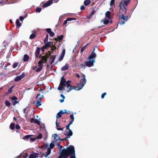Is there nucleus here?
Masks as SVG:
<instances>
[{"label": "nucleus", "mask_w": 158, "mask_h": 158, "mask_svg": "<svg viewBox=\"0 0 158 158\" xmlns=\"http://www.w3.org/2000/svg\"><path fill=\"white\" fill-rule=\"evenodd\" d=\"M59 154V158H68L69 156L70 158H76L74 147L73 145L63 149Z\"/></svg>", "instance_id": "nucleus-1"}, {"label": "nucleus", "mask_w": 158, "mask_h": 158, "mask_svg": "<svg viewBox=\"0 0 158 158\" xmlns=\"http://www.w3.org/2000/svg\"><path fill=\"white\" fill-rule=\"evenodd\" d=\"M71 82V81L70 80L66 81V79L64 78L63 76L61 78L60 81V85L58 88V89L59 90L62 91L63 89H64L65 86L66 87L68 88V90L67 92H69L73 89L74 88H75L74 86L71 85L70 83Z\"/></svg>", "instance_id": "nucleus-2"}, {"label": "nucleus", "mask_w": 158, "mask_h": 158, "mask_svg": "<svg viewBox=\"0 0 158 158\" xmlns=\"http://www.w3.org/2000/svg\"><path fill=\"white\" fill-rule=\"evenodd\" d=\"M95 50V48H94L88 58V61L84 62L85 65L87 67H90L94 65V63L95 62L94 58L96 56V55L94 52Z\"/></svg>", "instance_id": "nucleus-3"}, {"label": "nucleus", "mask_w": 158, "mask_h": 158, "mask_svg": "<svg viewBox=\"0 0 158 158\" xmlns=\"http://www.w3.org/2000/svg\"><path fill=\"white\" fill-rule=\"evenodd\" d=\"M82 77L81 79V81L79 83L77 86H74L75 88H74L73 89L76 90H79L81 89L86 82V80L85 79V76L84 74L82 73Z\"/></svg>", "instance_id": "nucleus-4"}, {"label": "nucleus", "mask_w": 158, "mask_h": 158, "mask_svg": "<svg viewBox=\"0 0 158 158\" xmlns=\"http://www.w3.org/2000/svg\"><path fill=\"white\" fill-rule=\"evenodd\" d=\"M128 17V16H127V14H125V13H123L122 15H120V21L119 23L120 25L124 24L125 22L127 20Z\"/></svg>", "instance_id": "nucleus-5"}, {"label": "nucleus", "mask_w": 158, "mask_h": 158, "mask_svg": "<svg viewBox=\"0 0 158 158\" xmlns=\"http://www.w3.org/2000/svg\"><path fill=\"white\" fill-rule=\"evenodd\" d=\"M123 6L122 2H119L118 6L119 7V15H122L123 13L127 14V9L124 5Z\"/></svg>", "instance_id": "nucleus-6"}, {"label": "nucleus", "mask_w": 158, "mask_h": 158, "mask_svg": "<svg viewBox=\"0 0 158 158\" xmlns=\"http://www.w3.org/2000/svg\"><path fill=\"white\" fill-rule=\"evenodd\" d=\"M25 76V74L24 73H22L19 76L16 77L14 79L16 82H18L20 81L22 78Z\"/></svg>", "instance_id": "nucleus-7"}, {"label": "nucleus", "mask_w": 158, "mask_h": 158, "mask_svg": "<svg viewBox=\"0 0 158 158\" xmlns=\"http://www.w3.org/2000/svg\"><path fill=\"white\" fill-rule=\"evenodd\" d=\"M54 139L56 141H58V140H60V141H66L67 139H68L70 137H68V136H67V137H65L64 139H61L59 138V137H58V139H56V137L58 136V135L56 133L54 134H53V136Z\"/></svg>", "instance_id": "nucleus-8"}, {"label": "nucleus", "mask_w": 158, "mask_h": 158, "mask_svg": "<svg viewBox=\"0 0 158 158\" xmlns=\"http://www.w3.org/2000/svg\"><path fill=\"white\" fill-rule=\"evenodd\" d=\"M64 134L65 135L70 137V136L73 135V133L71 130H65L64 131Z\"/></svg>", "instance_id": "nucleus-9"}, {"label": "nucleus", "mask_w": 158, "mask_h": 158, "mask_svg": "<svg viewBox=\"0 0 158 158\" xmlns=\"http://www.w3.org/2000/svg\"><path fill=\"white\" fill-rule=\"evenodd\" d=\"M30 122L31 123H36L38 125H40V122L37 119H35L33 118L31 119Z\"/></svg>", "instance_id": "nucleus-10"}, {"label": "nucleus", "mask_w": 158, "mask_h": 158, "mask_svg": "<svg viewBox=\"0 0 158 158\" xmlns=\"http://www.w3.org/2000/svg\"><path fill=\"white\" fill-rule=\"evenodd\" d=\"M76 19L75 18H68L67 19L64 20L63 23V25L64 26L67 23L68 21H71L72 20H76Z\"/></svg>", "instance_id": "nucleus-11"}, {"label": "nucleus", "mask_w": 158, "mask_h": 158, "mask_svg": "<svg viewBox=\"0 0 158 158\" xmlns=\"http://www.w3.org/2000/svg\"><path fill=\"white\" fill-rule=\"evenodd\" d=\"M17 99L18 98L15 96L11 98V101L13 106H15L17 103H18V102L17 101Z\"/></svg>", "instance_id": "nucleus-12"}, {"label": "nucleus", "mask_w": 158, "mask_h": 158, "mask_svg": "<svg viewBox=\"0 0 158 158\" xmlns=\"http://www.w3.org/2000/svg\"><path fill=\"white\" fill-rule=\"evenodd\" d=\"M53 1V0H49L47 2L44 4L43 6L45 7L50 6L52 4Z\"/></svg>", "instance_id": "nucleus-13"}, {"label": "nucleus", "mask_w": 158, "mask_h": 158, "mask_svg": "<svg viewBox=\"0 0 158 158\" xmlns=\"http://www.w3.org/2000/svg\"><path fill=\"white\" fill-rule=\"evenodd\" d=\"M130 0H123L121 2H122L123 6L124 5L125 6H127L130 3Z\"/></svg>", "instance_id": "nucleus-14"}, {"label": "nucleus", "mask_w": 158, "mask_h": 158, "mask_svg": "<svg viewBox=\"0 0 158 158\" xmlns=\"http://www.w3.org/2000/svg\"><path fill=\"white\" fill-rule=\"evenodd\" d=\"M56 57V56L55 55H52L50 56L49 58V61L51 64H52L54 62Z\"/></svg>", "instance_id": "nucleus-15"}, {"label": "nucleus", "mask_w": 158, "mask_h": 158, "mask_svg": "<svg viewBox=\"0 0 158 158\" xmlns=\"http://www.w3.org/2000/svg\"><path fill=\"white\" fill-rule=\"evenodd\" d=\"M39 154L37 153L32 152L29 156V158H36L38 157L37 155Z\"/></svg>", "instance_id": "nucleus-16"}, {"label": "nucleus", "mask_w": 158, "mask_h": 158, "mask_svg": "<svg viewBox=\"0 0 158 158\" xmlns=\"http://www.w3.org/2000/svg\"><path fill=\"white\" fill-rule=\"evenodd\" d=\"M53 42L51 41H49L46 43L44 45V48H48L50 47L51 46V45L52 44Z\"/></svg>", "instance_id": "nucleus-17"}, {"label": "nucleus", "mask_w": 158, "mask_h": 158, "mask_svg": "<svg viewBox=\"0 0 158 158\" xmlns=\"http://www.w3.org/2000/svg\"><path fill=\"white\" fill-rule=\"evenodd\" d=\"M51 150H50V149H48L47 152H45V153H43L42 155L43 156H44L45 157H47L51 153Z\"/></svg>", "instance_id": "nucleus-18"}, {"label": "nucleus", "mask_w": 158, "mask_h": 158, "mask_svg": "<svg viewBox=\"0 0 158 158\" xmlns=\"http://www.w3.org/2000/svg\"><path fill=\"white\" fill-rule=\"evenodd\" d=\"M69 64H68L66 63L65 64L64 66H63L61 68V70L62 71H64L68 69L69 68Z\"/></svg>", "instance_id": "nucleus-19"}, {"label": "nucleus", "mask_w": 158, "mask_h": 158, "mask_svg": "<svg viewBox=\"0 0 158 158\" xmlns=\"http://www.w3.org/2000/svg\"><path fill=\"white\" fill-rule=\"evenodd\" d=\"M56 129L58 130H59V131L61 130V131H63L64 129V128L59 127H60V123H57V122H56Z\"/></svg>", "instance_id": "nucleus-20"}, {"label": "nucleus", "mask_w": 158, "mask_h": 158, "mask_svg": "<svg viewBox=\"0 0 158 158\" xmlns=\"http://www.w3.org/2000/svg\"><path fill=\"white\" fill-rule=\"evenodd\" d=\"M40 48L39 47H37L36 51L35 52V58H37L39 56L40 54Z\"/></svg>", "instance_id": "nucleus-21"}, {"label": "nucleus", "mask_w": 158, "mask_h": 158, "mask_svg": "<svg viewBox=\"0 0 158 158\" xmlns=\"http://www.w3.org/2000/svg\"><path fill=\"white\" fill-rule=\"evenodd\" d=\"M64 35H61L60 36H58L57 38H55V40L56 41V43L59 40V41L62 40L63 38Z\"/></svg>", "instance_id": "nucleus-22"}, {"label": "nucleus", "mask_w": 158, "mask_h": 158, "mask_svg": "<svg viewBox=\"0 0 158 158\" xmlns=\"http://www.w3.org/2000/svg\"><path fill=\"white\" fill-rule=\"evenodd\" d=\"M41 98H38L37 102L36 103V106L37 107H39L42 105V103L41 102Z\"/></svg>", "instance_id": "nucleus-23"}, {"label": "nucleus", "mask_w": 158, "mask_h": 158, "mask_svg": "<svg viewBox=\"0 0 158 158\" xmlns=\"http://www.w3.org/2000/svg\"><path fill=\"white\" fill-rule=\"evenodd\" d=\"M16 27L17 28H19V27L21 26V24L19 20L17 19L16 21Z\"/></svg>", "instance_id": "nucleus-24"}, {"label": "nucleus", "mask_w": 158, "mask_h": 158, "mask_svg": "<svg viewBox=\"0 0 158 158\" xmlns=\"http://www.w3.org/2000/svg\"><path fill=\"white\" fill-rule=\"evenodd\" d=\"M47 57V56H43L42 57L40 60H42L43 63L47 62L48 60V58Z\"/></svg>", "instance_id": "nucleus-25"}, {"label": "nucleus", "mask_w": 158, "mask_h": 158, "mask_svg": "<svg viewBox=\"0 0 158 158\" xmlns=\"http://www.w3.org/2000/svg\"><path fill=\"white\" fill-rule=\"evenodd\" d=\"M29 58V56L27 54H25L24 56L23 60L24 61H27L28 60Z\"/></svg>", "instance_id": "nucleus-26"}, {"label": "nucleus", "mask_w": 158, "mask_h": 158, "mask_svg": "<svg viewBox=\"0 0 158 158\" xmlns=\"http://www.w3.org/2000/svg\"><path fill=\"white\" fill-rule=\"evenodd\" d=\"M91 1L90 0H85L84 2V5L87 6L90 3Z\"/></svg>", "instance_id": "nucleus-27"}, {"label": "nucleus", "mask_w": 158, "mask_h": 158, "mask_svg": "<svg viewBox=\"0 0 158 158\" xmlns=\"http://www.w3.org/2000/svg\"><path fill=\"white\" fill-rule=\"evenodd\" d=\"M110 11H107L105 14V16L108 19H110Z\"/></svg>", "instance_id": "nucleus-28"}, {"label": "nucleus", "mask_w": 158, "mask_h": 158, "mask_svg": "<svg viewBox=\"0 0 158 158\" xmlns=\"http://www.w3.org/2000/svg\"><path fill=\"white\" fill-rule=\"evenodd\" d=\"M32 136V135H27L24 136L23 138V139L24 140H28V139L30 138V137Z\"/></svg>", "instance_id": "nucleus-29"}, {"label": "nucleus", "mask_w": 158, "mask_h": 158, "mask_svg": "<svg viewBox=\"0 0 158 158\" xmlns=\"http://www.w3.org/2000/svg\"><path fill=\"white\" fill-rule=\"evenodd\" d=\"M89 44H87L81 48L80 50V52L82 53L87 48Z\"/></svg>", "instance_id": "nucleus-30"}, {"label": "nucleus", "mask_w": 158, "mask_h": 158, "mask_svg": "<svg viewBox=\"0 0 158 158\" xmlns=\"http://www.w3.org/2000/svg\"><path fill=\"white\" fill-rule=\"evenodd\" d=\"M43 63V61H42V60H40L39 62H38V66L40 67V68H41L42 69L43 66V65L42 64Z\"/></svg>", "instance_id": "nucleus-31"}, {"label": "nucleus", "mask_w": 158, "mask_h": 158, "mask_svg": "<svg viewBox=\"0 0 158 158\" xmlns=\"http://www.w3.org/2000/svg\"><path fill=\"white\" fill-rule=\"evenodd\" d=\"M14 86H12L10 88L8 89V92L7 93V94H10L12 92V89L13 88Z\"/></svg>", "instance_id": "nucleus-32"}, {"label": "nucleus", "mask_w": 158, "mask_h": 158, "mask_svg": "<svg viewBox=\"0 0 158 158\" xmlns=\"http://www.w3.org/2000/svg\"><path fill=\"white\" fill-rule=\"evenodd\" d=\"M5 103L7 107H10L11 105L10 103L7 100L5 101Z\"/></svg>", "instance_id": "nucleus-33"}, {"label": "nucleus", "mask_w": 158, "mask_h": 158, "mask_svg": "<svg viewBox=\"0 0 158 158\" xmlns=\"http://www.w3.org/2000/svg\"><path fill=\"white\" fill-rule=\"evenodd\" d=\"M53 142H52L50 144V147L48 149H50V150H51V149H53L55 146V145L53 143Z\"/></svg>", "instance_id": "nucleus-34"}, {"label": "nucleus", "mask_w": 158, "mask_h": 158, "mask_svg": "<svg viewBox=\"0 0 158 158\" xmlns=\"http://www.w3.org/2000/svg\"><path fill=\"white\" fill-rule=\"evenodd\" d=\"M52 54V52H51V51H48L46 53L45 56H47V57L48 58V57L50 56Z\"/></svg>", "instance_id": "nucleus-35"}, {"label": "nucleus", "mask_w": 158, "mask_h": 158, "mask_svg": "<svg viewBox=\"0 0 158 158\" xmlns=\"http://www.w3.org/2000/svg\"><path fill=\"white\" fill-rule=\"evenodd\" d=\"M36 37V35L35 34L32 33L30 35L29 39H33L35 38Z\"/></svg>", "instance_id": "nucleus-36"}, {"label": "nucleus", "mask_w": 158, "mask_h": 158, "mask_svg": "<svg viewBox=\"0 0 158 158\" xmlns=\"http://www.w3.org/2000/svg\"><path fill=\"white\" fill-rule=\"evenodd\" d=\"M10 128L11 130H14L15 129V124L14 123H11L10 126Z\"/></svg>", "instance_id": "nucleus-37"}, {"label": "nucleus", "mask_w": 158, "mask_h": 158, "mask_svg": "<svg viewBox=\"0 0 158 158\" xmlns=\"http://www.w3.org/2000/svg\"><path fill=\"white\" fill-rule=\"evenodd\" d=\"M48 34H47L46 35V37L45 38L44 40V43H46L48 42Z\"/></svg>", "instance_id": "nucleus-38"}, {"label": "nucleus", "mask_w": 158, "mask_h": 158, "mask_svg": "<svg viewBox=\"0 0 158 158\" xmlns=\"http://www.w3.org/2000/svg\"><path fill=\"white\" fill-rule=\"evenodd\" d=\"M62 116L61 114H60V113L59 112L56 115V122L57 121L58 118L59 117H61Z\"/></svg>", "instance_id": "nucleus-39"}, {"label": "nucleus", "mask_w": 158, "mask_h": 158, "mask_svg": "<svg viewBox=\"0 0 158 158\" xmlns=\"http://www.w3.org/2000/svg\"><path fill=\"white\" fill-rule=\"evenodd\" d=\"M41 10L42 8L41 7H37L36 9L35 12L37 13H39L41 12Z\"/></svg>", "instance_id": "nucleus-40"}, {"label": "nucleus", "mask_w": 158, "mask_h": 158, "mask_svg": "<svg viewBox=\"0 0 158 158\" xmlns=\"http://www.w3.org/2000/svg\"><path fill=\"white\" fill-rule=\"evenodd\" d=\"M43 137L41 133H40L37 136L36 138L37 139H41Z\"/></svg>", "instance_id": "nucleus-41"}, {"label": "nucleus", "mask_w": 158, "mask_h": 158, "mask_svg": "<svg viewBox=\"0 0 158 158\" xmlns=\"http://www.w3.org/2000/svg\"><path fill=\"white\" fill-rule=\"evenodd\" d=\"M115 0H111L110 2V5L112 6L115 4Z\"/></svg>", "instance_id": "nucleus-42"}, {"label": "nucleus", "mask_w": 158, "mask_h": 158, "mask_svg": "<svg viewBox=\"0 0 158 158\" xmlns=\"http://www.w3.org/2000/svg\"><path fill=\"white\" fill-rule=\"evenodd\" d=\"M18 64V63L15 62V63H14L12 65L13 68H15L17 67Z\"/></svg>", "instance_id": "nucleus-43"}, {"label": "nucleus", "mask_w": 158, "mask_h": 158, "mask_svg": "<svg viewBox=\"0 0 158 158\" xmlns=\"http://www.w3.org/2000/svg\"><path fill=\"white\" fill-rule=\"evenodd\" d=\"M110 22V21L108 20H105L103 21V23L104 24L106 25L108 24Z\"/></svg>", "instance_id": "nucleus-44"}, {"label": "nucleus", "mask_w": 158, "mask_h": 158, "mask_svg": "<svg viewBox=\"0 0 158 158\" xmlns=\"http://www.w3.org/2000/svg\"><path fill=\"white\" fill-rule=\"evenodd\" d=\"M46 31L48 33H50V32L52 31V30L50 28H46Z\"/></svg>", "instance_id": "nucleus-45"}, {"label": "nucleus", "mask_w": 158, "mask_h": 158, "mask_svg": "<svg viewBox=\"0 0 158 158\" xmlns=\"http://www.w3.org/2000/svg\"><path fill=\"white\" fill-rule=\"evenodd\" d=\"M85 64H81L80 65V68H83L84 69H85Z\"/></svg>", "instance_id": "nucleus-46"}, {"label": "nucleus", "mask_w": 158, "mask_h": 158, "mask_svg": "<svg viewBox=\"0 0 158 158\" xmlns=\"http://www.w3.org/2000/svg\"><path fill=\"white\" fill-rule=\"evenodd\" d=\"M64 56L62 55H60V57L58 60L59 61H61V60H62L64 58Z\"/></svg>", "instance_id": "nucleus-47"}, {"label": "nucleus", "mask_w": 158, "mask_h": 158, "mask_svg": "<svg viewBox=\"0 0 158 158\" xmlns=\"http://www.w3.org/2000/svg\"><path fill=\"white\" fill-rule=\"evenodd\" d=\"M36 139V138H30V142H34Z\"/></svg>", "instance_id": "nucleus-48"}, {"label": "nucleus", "mask_w": 158, "mask_h": 158, "mask_svg": "<svg viewBox=\"0 0 158 158\" xmlns=\"http://www.w3.org/2000/svg\"><path fill=\"white\" fill-rule=\"evenodd\" d=\"M49 34L50 35L51 37H52L55 35V33L54 32L52 31L50 32V33H49Z\"/></svg>", "instance_id": "nucleus-49"}, {"label": "nucleus", "mask_w": 158, "mask_h": 158, "mask_svg": "<svg viewBox=\"0 0 158 158\" xmlns=\"http://www.w3.org/2000/svg\"><path fill=\"white\" fill-rule=\"evenodd\" d=\"M70 117L71 119V120H74V117L73 114L70 115Z\"/></svg>", "instance_id": "nucleus-50"}, {"label": "nucleus", "mask_w": 158, "mask_h": 158, "mask_svg": "<svg viewBox=\"0 0 158 158\" xmlns=\"http://www.w3.org/2000/svg\"><path fill=\"white\" fill-rule=\"evenodd\" d=\"M85 7L84 5H82L80 7V9L81 10H84L85 9Z\"/></svg>", "instance_id": "nucleus-51"}, {"label": "nucleus", "mask_w": 158, "mask_h": 158, "mask_svg": "<svg viewBox=\"0 0 158 158\" xmlns=\"http://www.w3.org/2000/svg\"><path fill=\"white\" fill-rule=\"evenodd\" d=\"M70 126V125L68 124V125H66V130H70V129L69 128V127Z\"/></svg>", "instance_id": "nucleus-52"}, {"label": "nucleus", "mask_w": 158, "mask_h": 158, "mask_svg": "<svg viewBox=\"0 0 158 158\" xmlns=\"http://www.w3.org/2000/svg\"><path fill=\"white\" fill-rule=\"evenodd\" d=\"M57 48H51L50 50H51V52H52V53H54L53 51L56 50Z\"/></svg>", "instance_id": "nucleus-53"}, {"label": "nucleus", "mask_w": 158, "mask_h": 158, "mask_svg": "<svg viewBox=\"0 0 158 158\" xmlns=\"http://www.w3.org/2000/svg\"><path fill=\"white\" fill-rule=\"evenodd\" d=\"M65 53V49H64L62 52L61 54V55L64 56Z\"/></svg>", "instance_id": "nucleus-54"}, {"label": "nucleus", "mask_w": 158, "mask_h": 158, "mask_svg": "<svg viewBox=\"0 0 158 158\" xmlns=\"http://www.w3.org/2000/svg\"><path fill=\"white\" fill-rule=\"evenodd\" d=\"M24 18H25L24 16H20L19 17V19L21 21H22L24 20Z\"/></svg>", "instance_id": "nucleus-55"}, {"label": "nucleus", "mask_w": 158, "mask_h": 158, "mask_svg": "<svg viewBox=\"0 0 158 158\" xmlns=\"http://www.w3.org/2000/svg\"><path fill=\"white\" fill-rule=\"evenodd\" d=\"M106 92H105V93H102V95H101V98H102H102H104V97H105V95H106Z\"/></svg>", "instance_id": "nucleus-56"}, {"label": "nucleus", "mask_w": 158, "mask_h": 158, "mask_svg": "<svg viewBox=\"0 0 158 158\" xmlns=\"http://www.w3.org/2000/svg\"><path fill=\"white\" fill-rule=\"evenodd\" d=\"M47 49L46 48H44V46H43L40 48V49H41L42 51L43 52H44L45 51V49Z\"/></svg>", "instance_id": "nucleus-57"}, {"label": "nucleus", "mask_w": 158, "mask_h": 158, "mask_svg": "<svg viewBox=\"0 0 158 158\" xmlns=\"http://www.w3.org/2000/svg\"><path fill=\"white\" fill-rule=\"evenodd\" d=\"M15 127H16V128L18 130L20 128V126H19V125L17 124H16Z\"/></svg>", "instance_id": "nucleus-58"}, {"label": "nucleus", "mask_w": 158, "mask_h": 158, "mask_svg": "<svg viewBox=\"0 0 158 158\" xmlns=\"http://www.w3.org/2000/svg\"><path fill=\"white\" fill-rule=\"evenodd\" d=\"M42 69L41 68H41H38L36 70V71L37 72H39Z\"/></svg>", "instance_id": "nucleus-59"}, {"label": "nucleus", "mask_w": 158, "mask_h": 158, "mask_svg": "<svg viewBox=\"0 0 158 158\" xmlns=\"http://www.w3.org/2000/svg\"><path fill=\"white\" fill-rule=\"evenodd\" d=\"M59 112L60 113V114H65V112H64L63 110H60V111H59Z\"/></svg>", "instance_id": "nucleus-60"}, {"label": "nucleus", "mask_w": 158, "mask_h": 158, "mask_svg": "<svg viewBox=\"0 0 158 158\" xmlns=\"http://www.w3.org/2000/svg\"><path fill=\"white\" fill-rule=\"evenodd\" d=\"M56 43H55L54 45H52V46L51 45V46L50 47L51 48H57L56 47V46H55V45H56Z\"/></svg>", "instance_id": "nucleus-61"}, {"label": "nucleus", "mask_w": 158, "mask_h": 158, "mask_svg": "<svg viewBox=\"0 0 158 158\" xmlns=\"http://www.w3.org/2000/svg\"><path fill=\"white\" fill-rule=\"evenodd\" d=\"M95 12V11L94 10H93L90 13V15H94Z\"/></svg>", "instance_id": "nucleus-62"}, {"label": "nucleus", "mask_w": 158, "mask_h": 158, "mask_svg": "<svg viewBox=\"0 0 158 158\" xmlns=\"http://www.w3.org/2000/svg\"><path fill=\"white\" fill-rule=\"evenodd\" d=\"M48 143H46L44 145V149L46 148H48Z\"/></svg>", "instance_id": "nucleus-63"}, {"label": "nucleus", "mask_w": 158, "mask_h": 158, "mask_svg": "<svg viewBox=\"0 0 158 158\" xmlns=\"http://www.w3.org/2000/svg\"><path fill=\"white\" fill-rule=\"evenodd\" d=\"M40 95V94H38L36 97H35V98L36 99H37V98H38V97Z\"/></svg>", "instance_id": "nucleus-64"}]
</instances>
